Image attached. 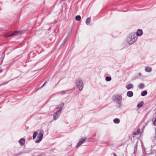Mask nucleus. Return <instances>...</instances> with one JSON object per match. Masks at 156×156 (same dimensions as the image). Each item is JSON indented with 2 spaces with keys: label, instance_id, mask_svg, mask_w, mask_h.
<instances>
[{
  "label": "nucleus",
  "instance_id": "obj_1",
  "mask_svg": "<svg viewBox=\"0 0 156 156\" xmlns=\"http://www.w3.org/2000/svg\"><path fill=\"white\" fill-rule=\"evenodd\" d=\"M137 39V37L136 36V34L133 33L128 36L126 41L129 44H132L136 41Z\"/></svg>",
  "mask_w": 156,
  "mask_h": 156
},
{
  "label": "nucleus",
  "instance_id": "obj_9",
  "mask_svg": "<svg viewBox=\"0 0 156 156\" xmlns=\"http://www.w3.org/2000/svg\"><path fill=\"white\" fill-rule=\"evenodd\" d=\"M143 32L142 30L141 29H138L137 31L136 34V36H141L142 35Z\"/></svg>",
  "mask_w": 156,
  "mask_h": 156
},
{
  "label": "nucleus",
  "instance_id": "obj_23",
  "mask_svg": "<svg viewBox=\"0 0 156 156\" xmlns=\"http://www.w3.org/2000/svg\"><path fill=\"white\" fill-rule=\"evenodd\" d=\"M111 78L110 77L107 76L105 78V80L107 81H109L111 80Z\"/></svg>",
  "mask_w": 156,
  "mask_h": 156
},
{
  "label": "nucleus",
  "instance_id": "obj_27",
  "mask_svg": "<svg viewBox=\"0 0 156 156\" xmlns=\"http://www.w3.org/2000/svg\"><path fill=\"white\" fill-rule=\"evenodd\" d=\"M47 83V82L45 81L44 83L43 84V85L41 87H43Z\"/></svg>",
  "mask_w": 156,
  "mask_h": 156
},
{
  "label": "nucleus",
  "instance_id": "obj_19",
  "mask_svg": "<svg viewBox=\"0 0 156 156\" xmlns=\"http://www.w3.org/2000/svg\"><path fill=\"white\" fill-rule=\"evenodd\" d=\"M137 144H136L134 147V152L133 154H134L137 151Z\"/></svg>",
  "mask_w": 156,
  "mask_h": 156
},
{
  "label": "nucleus",
  "instance_id": "obj_6",
  "mask_svg": "<svg viewBox=\"0 0 156 156\" xmlns=\"http://www.w3.org/2000/svg\"><path fill=\"white\" fill-rule=\"evenodd\" d=\"M20 33V31H16L14 32L12 34L6 33L4 35V37H8L12 35H16V34H19Z\"/></svg>",
  "mask_w": 156,
  "mask_h": 156
},
{
  "label": "nucleus",
  "instance_id": "obj_20",
  "mask_svg": "<svg viewBox=\"0 0 156 156\" xmlns=\"http://www.w3.org/2000/svg\"><path fill=\"white\" fill-rule=\"evenodd\" d=\"M143 103H144L143 102H141L140 103H138L137 105V107L139 108H140L142 106Z\"/></svg>",
  "mask_w": 156,
  "mask_h": 156
},
{
  "label": "nucleus",
  "instance_id": "obj_18",
  "mask_svg": "<svg viewBox=\"0 0 156 156\" xmlns=\"http://www.w3.org/2000/svg\"><path fill=\"white\" fill-rule=\"evenodd\" d=\"M144 85L143 83H140L139 86V88L140 89H143L144 87Z\"/></svg>",
  "mask_w": 156,
  "mask_h": 156
},
{
  "label": "nucleus",
  "instance_id": "obj_15",
  "mask_svg": "<svg viewBox=\"0 0 156 156\" xmlns=\"http://www.w3.org/2000/svg\"><path fill=\"white\" fill-rule=\"evenodd\" d=\"M64 105V104L63 102H62L58 106V108L59 109V110H61V111L62 110V108L63 106Z\"/></svg>",
  "mask_w": 156,
  "mask_h": 156
},
{
  "label": "nucleus",
  "instance_id": "obj_4",
  "mask_svg": "<svg viewBox=\"0 0 156 156\" xmlns=\"http://www.w3.org/2000/svg\"><path fill=\"white\" fill-rule=\"evenodd\" d=\"M43 135L44 131L42 130H40L37 137V138L38 139L36 140L35 142L36 143H39L42 140Z\"/></svg>",
  "mask_w": 156,
  "mask_h": 156
},
{
  "label": "nucleus",
  "instance_id": "obj_31",
  "mask_svg": "<svg viewBox=\"0 0 156 156\" xmlns=\"http://www.w3.org/2000/svg\"><path fill=\"white\" fill-rule=\"evenodd\" d=\"M155 132H156V129L155 130Z\"/></svg>",
  "mask_w": 156,
  "mask_h": 156
},
{
  "label": "nucleus",
  "instance_id": "obj_7",
  "mask_svg": "<svg viewBox=\"0 0 156 156\" xmlns=\"http://www.w3.org/2000/svg\"><path fill=\"white\" fill-rule=\"evenodd\" d=\"M86 138H81L79 142L77 144V145L76 146V148H78L79 147L81 146L83 143L86 140Z\"/></svg>",
  "mask_w": 156,
  "mask_h": 156
},
{
  "label": "nucleus",
  "instance_id": "obj_22",
  "mask_svg": "<svg viewBox=\"0 0 156 156\" xmlns=\"http://www.w3.org/2000/svg\"><path fill=\"white\" fill-rule=\"evenodd\" d=\"M37 134H38V133L37 132H34V134H33V139H35V138L37 136Z\"/></svg>",
  "mask_w": 156,
  "mask_h": 156
},
{
  "label": "nucleus",
  "instance_id": "obj_12",
  "mask_svg": "<svg viewBox=\"0 0 156 156\" xmlns=\"http://www.w3.org/2000/svg\"><path fill=\"white\" fill-rule=\"evenodd\" d=\"M145 70L146 72H150L152 71V69L150 67H147L145 68Z\"/></svg>",
  "mask_w": 156,
  "mask_h": 156
},
{
  "label": "nucleus",
  "instance_id": "obj_5",
  "mask_svg": "<svg viewBox=\"0 0 156 156\" xmlns=\"http://www.w3.org/2000/svg\"><path fill=\"white\" fill-rule=\"evenodd\" d=\"M61 110H57L56 112L53 114V120H55L59 118L61 113Z\"/></svg>",
  "mask_w": 156,
  "mask_h": 156
},
{
  "label": "nucleus",
  "instance_id": "obj_14",
  "mask_svg": "<svg viewBox=\"0 0 156 156\" xmlns=\"http://www.w3.org/2000/svg\"><path fill=\"white\" fill-rule=\"evenodd\" d=\"M115 124H118L120 122V120L118 118H115L113 120Z\"/></svg>",
  "mask_w": 156,
  "mask_h": 156
},
{
  "label": "nucleus",
  "instance_id": "obj_8",
  "mask_svg": "<svg viewBox=\"0 0 156 156\" xmlns=\"http://www.w3.org/2000/svg\"><path fill=\"white\" fill-rule=\"evenodd\" d=\"M19 143L21 146H23L25 143V139L24 138H21L19 141Z\"/></svg>",
  "mask_w": 156,
  "mask_h": 156
},
{
  "label": "nucleus",
  "instance_id": "obj_3",
  "mask_svg": "<svg viewBox=\"0 0 156 156\" xmlns=\"http://www.w3.org/2000/svg\"><path fill=\"white\" fill-rule=\"evenodd\" d=\"M113 101L118 104L119 106L121 105V102L122 98L121 95H116L114 96L112 98Z\"/></svg>",
  "mask_w": 156,
  "mask_h": 156
},
{
  "label": "nucleus",
  "instance_id": "obj_13",
  "mask_svg": "<svg viewBox=\"0 0 156 156\" xmlns=\"http://www.w3.org/2000/svg\"><path fill=\"white\" fill-rule=\"evenodd\" d=\"M90 17L87 18L86 21V23L87 25H90Z\"/></svg>",
  "mask_w": 156,
  "mask_h": 156
},
{
  "label": "nucleus",
  "instance_id": "obj_16",
  "mask_svg": "<svg viewBox=\"0 0 156 156\" xmlns=\"http://www.w3.org/2000/svg\"><path fill=\"white\" fill-rule=\"evenodd\" d=\"M140 133V129H138L137 131L136 132H134L133 133V134L134 135H139Z\"/></svg>",
  "mask_w": 156,
  "mask_h": 156
},
{
  "label": "nucleus",
  "instance_id": "obj_17",
  "mask_svg": "<svg viewBox=\"0 0 156 156\" xmlns=\"http://www.w3.org/2000/svg\"><path fill=\"white\" fill-rule=\"evenodd\" d=\"M147 93L146 90H144L141 93V95L144 96L147 94Z\"/></svg>",
  "mask_w": 156,
  "mask_h": 156
},
{
  "label": "nucleus",
  "instance_id": "obj_25",
  "mask_svg": "<svg viewBox=\"0 0 156 156\" xmlns=\"http://www.w3.org/2000/svg\"><path fill=\"white\" fill-rule=\"evenodd\" d=\"M67 38H68V37H66L64 39V41H63V44H62V45L64 44L66 42V41L67 40Z\"/></svg>",
  "mask_w": 156,
  "mask_h": 156
},
{
  "label": "nucleus",
  "instance_id": "obj_21",
  "mask_svg": "<svg viewBox=\"0 0 156 156\" xmlns=\"http://www.w3.org/2000/svg\"><path fill=\"white\" fill-rule=\"evenodd\" d=\"M81 16L79 15H77L76 16L75 19L77 21H80L81 20Z\"/></svg>",
  "mask_w": 156,
  "mask_h": 156
},
{
  "label": "nucleus",
  "instance_id": "obj_26",
  "mask_svg": "<svg viewBox=\"0 0 156 156\" xmlns=\"http://www.w3.org/2000/svg\"><path fill=\"white\" fill-rule=\"evenodd\" d=\"M71 30H70L67 34V37H68L70 35V34H71Z\"/></svg>",
  "mask_w": 156,
  "mask_h": 156
},
{
  "label": "nucleus",
  "instance_id": "obj_11",
  "mask_svg": "<svg viewBox=\"0 0 156 156\" xmlns=\"http://www.w3.org/2000/svg\"><path fill=\"white\" fill-rule=\"evenodd\" d=\"M133 94L132 91H128L126 93L127 96L129 97H131L133 96Z\"/></svg>",
  "mask_w": 156,
  "mask_h": 156
},
{
  "label": "nucleus",
  "instance_id": "obj_2",
  "mask_svg": "<svg viewBox=\"0 0 156 156\" xmlns=\"http://www.w3.org/2000/svg\"><path fill=\"white\" fill-rule=\"evenodd\" d=\"M75 84L79 90H82L84 84L83 80L81 79H77L75 81Z\"/></svg>",
  "mask_w": 156,
  "mask_h": 156
},
{
  "label": "nucleus",
  "instance_id": "obj_10",
  "mask_svg": "<svg viewBox=\"0 0 156 156\" xmlns=\"http://www.w3.org/2000/svg\"><path fill=\"white\" fill-rule=\"evenodd\" d=\"M126 88L128 89V90H129L131 89H133V85L131 83L127 85L126 86Z\"/></svg>",
  "mask_w": 156,
  "mask_h": 156
},
{
  "label": "nucleus",
  "instance_id": "obj_29",
  "mask_svg": "<svg viewBox=\"0 0 156 156\" xmlns=\"http://www.w3.org/2000/svg\"><path fill=\"white\" fill-rule=\"evenodd\" d=\"M154 122H156V118L154 119Z\"/></svg>",
  "mask_w": 156,
  "mask_h": 156
},
{
  "label": "nucleus",
  "instance_id": "obj_30",
  "mask_svg": "<svg viewBox=\"0 0 156 156\" xmlns=\"http://www.w3.org/2000/svg\"><path fill=\"white\" fill-rule=\"evenodd\" d=\"M114 156H116V154L115 153H114Z\"/></svg>",
  "mask_w": 156,
  "mask_h": 156
},
{
  "label": "nucleus",
  "instance_id": "obj_28",
  "mask_svg": "<svg viewBox=\"0 0 156 156\" xmlns=\"http://www.w3.org/2000/svg\"><path fill=\"white\" fill-rule=\"evenodd\" d=\"M138 75H139V76H141V73H138Z\"/></svg>",
  "mask_w": 156,
  "mask_h": 156
},
{
  "label": "nucleus",
  "instance_id": "obj_24",
  "mask_svg": "<svg viewBox=\"0 0 156 156\" xmlns=\"http://www.w3.org/2000/svg\"><path fill=\"white\" fill-rule=\"evenodd\" d=\"M66 91H64V90L62 91H61L60 92H59V94H60L63 95V94H64L66 93Z\"/></svg>",
  "mask_w": 156,
  "mask_h": 156
}]
</instances>
